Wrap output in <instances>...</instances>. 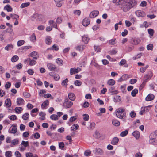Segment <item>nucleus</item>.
I'll list each match as a JSON object with an SVG mask.
<instances>
[{"instance_id":"64","label":"nucleus","mask_w":157,"mask_h":157,"mask_svg":"<svg viewBox=\"0 0 157 157\" xmlns=\"http://www.w3.org/2000/svg\"><path fill=\"white\" fill-rule=\"evenodd\" d=\"M59 146L60 149H62L64 146V144L63 142H61L59 143Z\"/></svg>"},{"instance_id":"20","label":"nucleus","mask_w":157,"mask_h":157,"mask_svg":"<svg viewBox=\"0 0 157 157\" xmlns=\"http://www.w3.org/2000/svg\"><path fill=\"white\" fill-rule=\"evenodd\" d=\"M132 134L134 137L136 139H138L140 137V134L139 132L138 131H135L132 133Z\"/></svg>"},{"instance_id":"8","label":"nucleus","mask_w":157,"mask_h":157,"mask_svg":"<svg viewBox=\"0 0 157 157\" xmlns=\"http://www.w3.org/2000/svg\"><path fill=\"white\" fill-rule=\"evenodd\" d=\"M29 56L33 58L34 59L37 60L39 57V55L38 52L36 51H33L30 53L28 56Z\"/></svg>"},{"instance_id":"55","label":"nucleus","mask_w":157,"mask_h":157,"mask_svg":"<svg viewBox=\"0 0 157 157\" xmlns=\"http://www.w3.org/2000/svg\"><path fill=\"white\" fill-rule=\"evenodd\" d=\"M83 116L84 117H83V119L86 121H87L89 118V116L87 114H83Z\"/></svg>"},{"instance_id":"27","label":"nucleus","mask_w":157,"mask_h":157,"mask_svg":"<svg viewBox=\"0 0 157 157\" xmlns=\"http://www.w3.org/2000/svg\"><path fill=\"white\" fill-rule=\"evenodd\" d=\"M68 82V80L67 78H66L65 80H63L62 82V85L65 87H67V83Z\"/></svg>"},{"instance_id":"61","label":"nucleus","mask_w":157,"mask_h":157,"mask_svg":"<svg viewBox=\"0 0 157 157\" xmlns=\"http://www.w3.org/2000/svg\"><path fill=\"white\" fill-rule=\"evenodd\" d=\"M95 126V124L94 123H90V129L92 130L94 128Z\"/></svg>"},{"instance_id":"12","label":"nucleus","mask_w":157,"mask_h":157,"mask_svg":"<svg viewBox=\"0 0 157 157\" xmlns=\"http://www.w3.org/2000/svg\"><path fill=\"white\" fill-rule=\"evenodd\" d=\"M135 13L138 17H144L145 15L143 10H136Z\"/></svg>"},{"instance_id":"28","label":"nucleus","mask_w":157,"mask_h":157,"mask_svg":"<svg viewBox=\"0 0 157 157\" xmlns=\"http://www.w3.org/2000/svg\"><path fill=\"white\" fill-rule=\"evenodd\" d=\"M6 31L7 32L9 33L10 34L12 35H14V33L13 32V30L12 28L10 27L9 28H7L6 29Z\"/></svg>"},{"instance_id":"17","label":"nucleus","mask_w":157,"mask_h":157,"mask_svg":"<svg viewBox=\"0 0 157 157\" xmlns=\"http://www.w3.org/2000/svg\"><path fill=\"white\" fill-rule=\"evenodd\" d=\"M119 141V139L117 137H115L111 141V144L113 145H116Z\"/></svg>"},{"instance_id":"1","label":"nucleus","mask_w":157,"mask_h":157,"mask_svg":"<svg viewBox=\"0 0 157 157\" xmlns=\"http://www.w3.org/2000/svg\"><path fill=\"white\" fill-rule=\"evenodd\" d=\"M128 0H113V2L117 5H120V7L123 9H130L134 6L137 3L136 0H130L127 2Z\"/></svg>"},{"instance_id":"31","label":"nucleus","mask_w":157,"mask_h":157,"mask_svg":"<svg viewBox=\"0 0 157 157\" xmlns=\"http://www.w3.org/2000/svg\"><path fill=\"white\" fill-rule=\"evenodd\" d=\"M29 117V115L27 113H26L24 114L22 116V118L25 120H27Z\"/></svg>"},{"instance_id":"44","label":"nucleus","mask_w":157,"mask_h":157,"mask_svg":"<svg viewBox=\"0 0 157 157\" xmlns=\"http://www.w3.org/2000/svg\"><path fill=\"white\" fill-rule=\"evenodd\" d=\"M50 118L53 120H56L58 119V116L55 114H53L51 116Z\"/></svg>"},{"instance_id":"37","label":"nucleus","mask_w":157,"mask_h":157,"mask_svg":"<svg viewBox=\"0 0 157 157\" xmlns=\"http://www.w3.org/2000/svg\"><path fill=\"white\" fill-rule=\"evenodd\" d=\"M23 110L22 108L21 107H16L15 109V111L18 113H20Z\"/></svg>"},{"instance_id":"54","label":"nucleus","mask_w":157,"mask_h":157,"mask_svg":"<svg viewBox=\"0 0 157 157\" xmlns=\"http://www.w3.org/2000/svg\"><path fill=\"white\" fill-rule=\"evenodd\" d=\"M94 136L95 138H98L100 136V133L99 132H98L96 131Z\"/></svg>"},{"instance_id":"22","label":"nucleus","mask_w":157,"mask_h":157,"mask_svg":"<svg viewBox=\"0 0 157 157\" xmlns=\"http://www.w3.org/2000/svg\"><path fill=\"white\" fill-rule=\"evenodd\" d=\"M49 104V101L48 100H46L42 103L41 105L42 108L43 109L45 108L46 106L48 105Z\"/></svg>"},{"instance_id":"49","label":"nucleus","mask_w":157,"mask_h":157,"mask_svg":"<svg viewBox=\"0 0 157 157\" xmlns=\"http://www.w3.org/2000/svg\"><path fill=\"white\" fill-rule=\"evenodd\" d=\"M48 49L54 50H55L57 51L59 50V48L58 46H56L55 44H54L52 48H48Z\"/></svg>"},{"instance_id":"47","label":"nucleus","mask_w":157,"mask_h":157,"mask_svg":"<svg viewBox=\"0 0 157 157\" xmlns=\"http://www.w3.org/2000/svg\"><path fill=\"white\" fill-rule=\"evenodd\" d=\"M142 54L141 53H140L139 54H138L136 56L133 57V60H135L137 59L140 58L142 56Z\"/></svg>"},{"instance_id":"32","label":"nucleus","mask_w":157,"mask_h":157,"mask_svg":"<svg viewBox=\"0 0 157 157\" xmlns=\"http://www.w3.org/2000/svg\"><path fill=\"white\" fill-rule=\"evenodd\" d=\"M107 83L109 85L113 86L115 84V82L113 79H111L108 80Z\"/></svg>"},{"instance_id":"51","label":"nucleus","mask_w":157,"mask_h":157,"mask_svg":"<svg viewBox=\"0 0 157 157\" xmlns=\"http://www.w3.org/2000/svg\"><path fill=\"white\" fill-rule=\"evenodd\" d=\"M24 41L22 40H21L17 42V45L18 46H20L24 44Z\"/></svg>"},{"instance_id":"11","label":"nucleus","mask_w":157,"mask_h":157,"mask_svg":"<svg viewBox=\"0 0 157 157\" xmlns=\"http://www.w3.org/2000/svg\"><path fill=\"white\" fill-rule=\"evenodd\" d=\"M99 14L98 10H93L90 14L89 16L91 18H94L96 17Z\"/></svg>"},{"instance_id":"46","label":"nucleus","mask_w":157,"mask_h":157,"mask_svg":"<svg viewBox=\"0 0 157 157\" xmlns=\"http://www.w3.org/2000/svg\"><path fill=\"white\" fill-rule=\"evenodd\" d=\"M116 39L115 38L110 40L109 41V44L110 45H114L115 44Z\"/></svg>"},{"instance_id":"26","label":"nucleus","mask_w":157,"mask_h":157,"mask_svg":"<svg viewBox=\"0 0 157 157\" xmlns=\"http://www.w3.org/2000/svg\"><path fill=\"white\" fill-rule=\"evenodd\" d=\"M29 60V64L30 66H33L35 65L36 63V62L33 59H28Z\"/></svg>"},{"instance_id":"7","label":"nucleus","mask_w":157,"mask_h":157,"mask_svg":"<svg viewBox=\"0 0 157 157\" xmlns=\"http://www.w3.org/2000/svg\"><path fill=\"white\" fill-rule=\"evenodd\" d=\"M72 102L69 101L67 99L65 100L63 103V106L66 108H68L71 107L73 105Z\"/></svg>"},{"instance_id":"5","label":"nucleus","mask_w":157,"mask_h":157,"mask_svg":"<svg viewBox=\"0 0 157 157\" xmlns=\"http://www.w3.org/2000/svg\"><path fill=\"white\" fill-rule=\"evenodd\" d=\"M153 76V73L151 71L148 72L147 74L145 75L144 76V81H143L142 84L146 82L147 80L150 79Z\"/></svg>"},{"instance_id":"63","label":"nucleus","mask_w":157,"mask_h":157,"mask_svg":"<svg viewBox=\"0 0 157 157\" xmlns=\"http://www.w3.org/2000/svg\"><path fill=\"white\" fill-rule=\"evenodd\" d=\"M16 157H21V155L18 151H16L14 153Z\"/></svg>"},{"instance_id":"10","label":"nucleus","mask_w":157,"mask_h":157,"mask_svg":"<svg viewBox=\"0 0 157 157\" xmlns=\"http://www.w3.org/2000/svg\"><path fill=\"white\" fill-rule=\"evenodd\" d=\"M152 134H151L149 136L150 140L149 141L150 143L153 145H157V140L155 138H152Z\"/></svg>"},{"instance_id":"29","label":"nucleus","mask_w":157,"mask_h":157,"mask_svg":"<svg viewBox=\"0 0 157 157\" xmlns=\"http://www.w3.org/2000/svg\"><path fill=\"white\" fill-rule=\"evenodd\" d=\"M5 104L7 107H10L11 105V102L10 100L9 99H7L5 101Z\"/></svg>"},{"instance_id":"39","label":"nucleus","mask_w":157,"mask_h":157,"mask_svg":"<svg viewBox=\"0 0 157 157\" xmlns=\"http://www.w3.org/2000/svg\"><path fill=\"white\" fill-rule=\"evenodd\" d=\"M19 59V57L17 55H14L11 58V61L12 62H15Z\"/></svg>"},{"instance_id":"36","label":"nucleus","mask_w":157,"mask_h":157,"mask_svg":"<svg viewBox=\"0 0 157 157\" xmlns=\"http://www.w3.org/2000/svg\"><path fill=\"white\" fill-rule=\"evenodd\" d=\"M17 132V127L16 125H14L12 126V128L10 131V132L12 133L15 134Z\"/></svg>"},{"instance_id":"45","label":"nucleus","mask_w":157,"mask_h":157,"mask_svg":"<svg viewBox=\"0 0 157 157\" xmlns=\"http://www.w3.org/2000/svg\"><path fill=\"white\" fill-rule=\"evenodd\" d=\"M30 5V3L28 2L26 3H23L21 4V8H23L26 7H27Z\"/></svg>"},{"instance_id":"56","label":"nucleus","mask_w":157,"mask_h":157,"mask_svg":"<svg viewBox=\"0 0 157 157\" xmlns=\"http://www.w3.org/2000/svg\"><path fill=\"white\" fill-rule=\"evenodd\" d=\"M91 154V151L90 150L86 151L84 153V154L86 156H88L90 155Z\"/></svg>"},{"instance_id":"33","label":"nucleus","mask_w":157,"mask_h":157,"mask_svg":"<svg viewBox=\"0 0 157 157\" xmlns=\"http://www.w3.org/2000/svg\"><path fill=\"white\" fill-rule=\"evenodd\" d=\"M39 115L41 116L39 119L41 120H44L45 119V114L43 112H41L39 113Z\"/></svg>"},{"instance_id":"2","label":"nucleus","mask_w":157,"mask_h":157,"mask_svg":"<svg viewBox=\"0 0 157 157\" xmlns=\"http://www.w3.org/2000/svg\"><path fill=\"white\" fill-rule=\"evenodd\" d=\"M116 115L119 118L124 119L126 117V113L124 109L121 107L117 109L116 111Z\"/></svg>"},{"instance_id":"42","label":"nucleus","mask_w":157,"mask_h":157,"mask_svg":"<svg viewBox=\"0 0 157 157\" xmlns=\"http://www.w3.org/2000/svg\"><path fill=\"white\" fill-rule=\"evenodd\" d=\"M138 90L136 89H134L131 92V95L133 97H134L136 96V94L138 93Z\"/></svg>"},{"instance_id":"57","label":"nucleus","mask_w":157,"mask_h":157,"mask_svg":"<svg viewBox=\"0 0 157 157\" xmlns=\"http://www.w3.org/2000/svg\"><path fill=\"white\" fill-rule=\"evenodd\" d=\"M56 62L59 65H61L62 64V60L60 59H56Z\"/></svg>"},{"instance_id":"41","label":"nucleus","mask_w":157,"mask_h":157,"mask_svg":"<svg viewBox=\"0 0 157 157\" xmlns=\"http://www.w3.org/2000/svg\"><path fill=\"white\" fill-rule=\"evenodd\" d=\"M30 40L33 42H34L35 41L36 38L35 35L34 33H33L32 35L30 37Z\"/></svg>"},{"instance_id":"48","label":"nucleus","mask_w":157,"mask_h":157,"mask_svg":"<svg viewBox=\"0 0 157 157\" xmlns=\"http://www.w3.org/2000/svg\"><path fill=\"white\" fill-rule=\"evenodd\" d=\"M18 142L19 141L17 139H14L12 141L11 144L12 145H15L18 144Z\"/></svg>"},{"instance_id":"43","label":"nucleus","mask_w":157,"mask_h":157,"mask_svg":"<svg viewBox=\"0 0 157 157\" xmlns=\"http://www.w3.org/2000/svg\"><path fill=\"white\" fill-rule=\"evenodd\" d=\"M114 89V87H111L109 89V91L112 93V94H117L118 93V91L117 90H116L115 91H113Z\"/></svg>"},{"instance_id":"58","label":"nucleus","mask_w":157,"mask_h":157,"mask_svg":"<svg viewBox=\"0 0 157 157\" xmlns=\"http://www.w3.org/2000/svg\"><path fill=\"white\" fill-rule=\"evenodd\" d=\"M4 10H12V8L10 5L8 4L4 7Z\"/></svg>"},{"instance_id":"50","label":"nucleus","mask_w":157,"mask_h":157,"mask_svg":"<svg viewBox=\"0 0 157 157\" xmlns=\"http://www.w3.org/2000/svg\"><path fill=\"white\" fill-rule=\"evenodd\" d=\"M153 47V44H149L147 46V48L148 50H152Z\"/></svg>"},{"instance_id":"62","label":"nucleus","mask_w":157,"mask_h":157,"mask_svg":"<svg viewBox=\"0 0 157 157\" xmlns=\"http://www.w3.org/2000/svg\"><path fill=\"white\" fill-rule=\"evenodd\" d=\"M54 78L55 80L58 81L60 79V76L58 74H55L54 75Z\"/></svg>"},{"instance_id":"9","label":"nucleus","mask_w":157,"mask_h":157,"mask_svg":"<svg viewBox=\"0 0 157 157\" xmlns=\"http://www.w3.org/2000/svg\"><path fill=\"white\" fill-rule=\"evenodd\" d=\"M90 19L88 17H85L82 21V24L85 27L87 26L90 24Z\"/></svg>"},{"instance_id":"4","label":"nucleus","mask_w":157,"mask_h":157,"mask_svg":"<svg viewBox=\"0 0 157 157\" xmlns=\"http://www.w3.org/2000/svg\"><path fill=\"white\" fill-rule=\"evenodd\" d=\"M153 76V73L151 71L148 72L147 74L145 75L144 76V81H143L142 84L146 82L147 80L150 79Z\"/></svg>"},{"instance_id":"16","label":"nucleus","mask_w":157,"mask_h":157,"mask_svg":"<svg viewBox=\"0 0 157 157\" xmlns=\"http://www.w3.org/2000/svg\"><path fill=\"white\" fill-rule=\"evenodd\" d=\"M140 42V40L138 38L135 39L131 40V43L134 45H137Z\"/></svg>"},{"instance_id":"40","label":"nucleus","mask_w":157,"mask_h":157,"mask_svg":"<svg viewBox=\"0 0 157 157\" xmlns=\"http://www.w3.org/2000/svg\"><path fill=\"white\" fill-rule=\"evenodd\" d=\"M128 131L126 130L122 132L120 134V135L121 137H124L127 135L128 134Z\"/></svg>"},{"instance_id":"34","label":"nucleus","mask_w":157,"mask_h":157,"mask_svg":"<svg viewBox=\"0 0 157 157\" xmlns=\"http://www.w3.org/2000/svg\"><path fill=\"white\" fill-rule=\"evenodd\" d=\"M51 38L50 36H47L46 39V43L47 44L49 45L51 43Z\"/></svg>"},{"instance_id":"38","label":"nucleus","mask_w":157,"mask_h":157,"mask_svg":"<svg viewBox=\"0 0 157 157\" xmlns=\"http://www.w3.org/2000/svg\"><path fill=\"white\" fill-rule=\"evenodd\" d=\"M5 156L6 157H11L12 156V153L10 151H7L5 152Z\"/></svg>"},{"instance_id":"15","label":"nucleus","mask_w":157,"mask_h":157,"mask_svg":"<svg viewBox=\"0 0 157 157\" xmlns=\"http://www.w3.org/2000/svg\"><path fill=\"white\" fill-rule=\"evenodd\" d=\"M47 66L48 69L51 71H54L56 69L55 66L52 63L48 64Z\"/></svg>"},{"instance_id":"3","label":"nucleus","mask_w":157,"mask_h":157,"mask_svg":"<svg viewBox=\"0 0 157 157\" xmlns=\"http://www.w3.org/2000/svg\"><path fill=\"white\" fill-rule=\"evenodd\" d=\"M43 17L41 14H35L32 17L31 20L33 21H40L43 20Z\"/></svg>"},{"instance_id":"30","label":"nucleus","mask_w":157,"mask_h":157,"mask_svg":"<svg viewBox=\"0 0 157 157\" xmlns=\"http://www.w3.org/2000/svg\"><path fill=\"white\" fill-rule=\"evenodd\" d=\"M96 151L99 155H102L104 153L103 150L100 148H96Z\"/></svg>"},{"instance_id":"52","label":"nucleus","mask_w":157,"mask_h":157,"mask_svg":"<svg viewBox=\"0 0 157 157\" xmlns=\"http://www.w3.org/2000/svg\"><path fill=\"white\" fill-rule=\"evenodd\" d=\"M82 106L84 108L88 107L89 105V103L88 102L85 101L83 105L82 104Z\"/></svg>"},{"instance_id":"25","label":"nucleus","mask_w":157,"mask_h":157,"mask_svg":"<svg viewBox=\"0 0 157 157\" xmlns=\"http://www.w3.org/2000/svg\"><path fill=\"white\" fill-rule=\"evenodd\" d=\"M69 99L72 101H73L75 99V97L74 94L72 93H70L68 95Z\"/></svg>"},{"instance_id":"60","label":"nucleus","mask_w":157,"mask_h":157,"mask_svg":"<svg viewBox=\"0 0 157 157\" xmlns=\"http://www.w3.org/2000/svg\"><path fill=\"white\" fill-rule=\"evenodd\" d=\"M23 96L25 98H29L30 96V94L27 92H25L23 93Z\"/></svg>"},{"instance_id":"14","label":"nucleus","mask_w":157,"mask_h":157,"mask_svg":"<svg viewBox=\"0 0 157 157\" xmlns=\"http://www.w3.org/2000/svg\"><path fill=\"white\" fill-rule=\"evenodd\" d=\"M78 72V68H71L70 69V74L71 75L75 74Z\"/></svg>"},{"instance_id":"18","label":"nucleus","mask_w":157,"mask_h":157,"mask_svg":"<svg viewBox=\"0 0 157 157\" xmlns=\"http://www.w3.org/2000/svg\"><path fill=\"white\" fill-rule=\"evenodd\" d=\"M89 40V38L86 36L84 35L82 37V40L85 44L87 43Z\"/></svg>"},{"instance_id":"59","label":"nucleus","mask_w":157,"mask_h":157,"mask_svg":"<svg viewBox=\"0 0 157 157\" xmlns=\"http://www.w3.org/2000/svg\"><path fill=\"white\" fill-rule=\"evenodd\" d=\"M10 16L11 17L14 19H16V20H17V19H18L19 17V16L18 15H17L16 14H10Z\"/></svg>"},{"instance_id":"13","label":"nucleus","mask_w":157,"mask_h":157,"mask_svg":"<svg viewBox=\"0 0 157 157\" xmlns=\"http://www.w3.org/2000/svg\"><path fill=\"white\" fill-rule=\"evenodd\" d=\"M154 98V95L152 94H149L146 98L145 100L147 101H150L153 100Z\"/></svg>"},{"instance_id":"24","label":"nucleus","mask_w":157,"mask_h":157,"mask_svg":"<svg viewBox=\"0 0 157 157\" xmlns=\"http://www.w3.org/2000/svg\"><path fill=\"white\" fill-rule=\"evenodd\" d=\"M13 48V45L10 44L7 45L5 47V49L7 51H9L10 50H11Z\"/></svg>"},{"instance_id":"19","label":"nucleus","mask_w":157,"mask_h":157,"mask_svg":"<svg viewBox=\"0 0 157 157\" xmlns=\"http://www.w3.org/2000/svg\"><path fill=\"white\" fill-rule=\"evenodd\" d=\"M24 101L23 99L21 98H17V105H22Z\"/></svg>"},{"instance_id":"6","label":"nucleus","mask_w":157,"mask_h":157,"mask_svg":"<svg viewBox=\"0 0 157 157\" xmlns=\"http://www.w3.org/2000/svg\"><path fill=\"white\" fill-rule=\"evenodd\" d=\"M20 147V150L21 151H24L26 149V148L28 146L29 143L28 141H22Z\"/></svg>"},{"instance_id":"53","label":"nucleus","mask_w":157,"mask_h":157,"mask_svg":"<svg viewBox=\"0 0 157 157\" xmlns=\"http://www.w3.org/2000/svg\"><path fill=\"white\" fill-rule=\"evenodd\" d=\"M121 101V97L119 96H117L114 98V101L119 102Z\"/></svg>"},{"instance_id":"21","label":"nucleus","mask_w":157,"mask_h":157,"mask_svg":"<svg viewBox=\"0 0 157 157\" xmlns=\"http://www.w3.org/2000/svg\"><path fill=\"white\" fill-rule=\"evenodd\" d=\"M49 25L52 26V27L55 28L57 29V25L56 23H54L53 20H50L49 22Z\"/></svg>"},{"instance_id":"23","label":"nucleus","mask_w":157,"mask_h":157,"mask_svg":"<svg viewBox=\"0 0 157 157\" xmlns=\"http://www.w3.org/2000/svg\"><path fill=\"white\" fill-rule=\"evenodd\" d=\"M112 124L115 126H118L120 124V123L118 120L113 119L112 121Z\"/></svg>"},{"instance_id":"35","label":"nucleus","mask_w":157,"mask_h":157,"mask_svg":"<svg viewBox=\"0 0 157 157\" xmlns=\"http://www.w3.org/2000/svg\"><path fill=\"white\" fill-rule=\"evenodd\" d=\"M78 126L77 124H74L71 127V130L73 131H75L78 128Z\"/></svg>"}]
</instances>
